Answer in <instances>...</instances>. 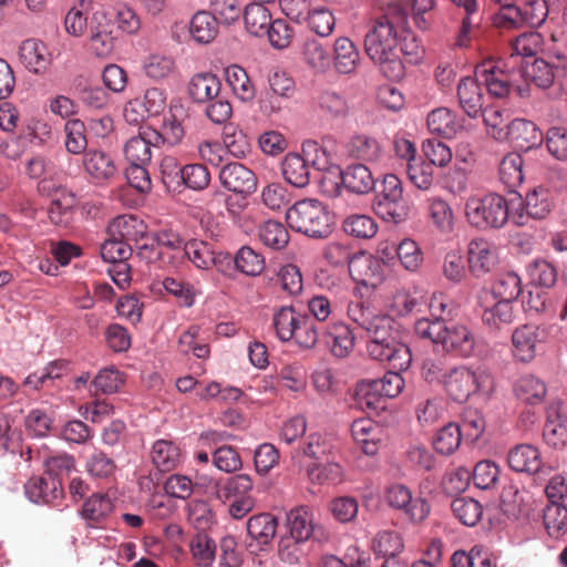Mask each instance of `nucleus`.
Wrapping results in <instances>:
<instances>
[{
  "label": "nucleus",
  "mask_w": 567,
  "mask_h": 567,
  "mask_svg": "<svg viewBox=\"0 0 567 567\" xmlns=\"http://www.w3.org/2000/svg\"><path fill=\"white\" fill-rule=\"evenodd\" d=\"M406 25L405 9L398 2H391L372 21L364 37L367 55L391 81H399L405 74L404 64L399 55V38L405 32Z\"/></svg>",
  "instance_id": "1"
},
{
  "label": "nucleus",
  "mask_w": 567,
  "mask_h": 567,
  "mask_svg": "<svg viewBox=\"0 0 567 567\" xmlns=\"http://www.w3.org/2000/svg\"><path fill=\"white\" fill-rule=\"evenodd\" d=\"M349 319L362 329L369 339L367 350L377 361L388 362L399 370L408 369L412 361L409 347L396 340L395 321L375 311L362 301H351L347 308Z\"/></svg>",
  "instance_id": "2"
},
{
  "label": "nucleus",
  "mask_w": 567,
  "mask_h": 567,
  "mask_svg": "<svg viewBox=\"0 0 567 567\" xmlns=\"http://www.w3.org/2000/svg\"><path fill=\"white\" fill-rule=\"evenodd\" d=\"M414 330L420 338L441 344L445 352L461 358H470L475 354L477 339L465 324L447 326L444 320L421 318L415 322Z\"/></svg>",
  "instance_id": "3"
},
{
  "label": "nucleus",
  "mask_w": 567,
  "mask_h": 567,
  "mask_svg": "<svg viewBox=\"0 0 567 567\" xmlns=\"http://www.w3.org/2000/svg\"><path fill=\"white\" fill-rule=\"evenodd\" d=\"M288 226L311 238H327L332 233V218L318 199H301L286 212Z\"/></svg>",
  "instance_id": "4"
},
{
  "label": "nucleus",
  "mask_w": 567,
  "mask_h": 567,
  "mask_svg": "<svg viewBox=\"0 0 567 567\" xmlns=\"http://www.w3.org/2000/svg\"><path fill=\"white\" fill-rule=\"evenodd\" d=\"M465 217L477 229H499L509 220L507 199L496 193L473 195L465 203Z\"/></svg>",
  "instance_id": "5"
},
{
  "label": "nucleus",
  "mask_w": 567,
  "mask_h": 567,
  "mask_svg": "<svg viewBox=\"0 0 567 567\" xmlns=\"http://www.w3.org/2000/svg\"><path fill=\"white\" fill-rule=\"evenodd\" d=\"M372 208L380 218L394 224H399L408 217L409 207L404 200L402 182L396 175L386 174L383 177L381 189L374 197Z\"/></svg>",
  "instance_id": "6"
},
{
  "label": "nucleus",
  "mask_w": 567,
  "mask_h": 567,
  "mask_svg": "<svg viewBox=\"0 0 567 567\" xmlns=\"http://www.w3.org/2000/svg\"><path fill=\"white\" fill-rule=\"evenodd\" d=\"M385 503L393 509L400 511L412 524L424 522L431 512V506L424 497H413L411 489L403 484H392L384 493Z\"/></svg>",
  "instance_id": "7"
},
{
  "label": "nucleus",
  "mask_w": 567,
  "mask_h": 567,
  "mask_svg": "<svg viewBox=\"0 0 567 567\" xmlns=\"http://www.w3.org/2000/svg\"><path fill=\"white\" fill-rule=\"evenodd\" d=\"M481 379L482 374L461 365L446 370L442 384L453 401L463 403L481 389Z\"/></svg>",
  "instance_id": "8"
},
{
  "label": "nucleus",
  "mask_w": 567,
  "mask_h": 567,
  "mask_svg": "<svg viewBox=\"0 0 567 567\" xmlns=\"http://www.w3.org/2000/svg\"><path fill=\"white\" fill-rule=\"evenodd\" d=\"M112 22L104 11H95L90 18L87 50L97 58H107L114 49Z\"/></svg>",
  "instance_id": "9"
},
{
  "label": "nucleus",
  "mask_w": 567,
  "mask_h": 567,
  "mask_svg": "<svg viewBox=\"0 0 567 567\" xmlns=\"http://www.w3.org/2000/svg\"><path fill=\"white\" fill-rule=\"evenodd\" d=\"M551 61L535 59L524 66V75L539 89H548L556 76L567 74V56L556 54Z\"/></svg>",
  "instance_id": "10"
},
{
  "label": "nucleus",
  "mask_w": 567,
  "mask_h": 567,
  "mask_svg": "<svg viewBox=\"0 0 567 567\" xmlns=\"http://www.w3.org/2000/svg\"><path fill=\"white\" fill-rule=\"evenodd\" d=\"M467 261L470 271L480 278L496 268L498 249L485 238H474L468 243Z\"/></svg>",
  "instance_id": "11"
},
{
  "label": "nucleus",
  "mask_w": 567,
  "mask_h": 567,
  "mask_svg": "<svg viewBox=\"0 0 567 567\" xmlns=\"http://www.w3.org/2000/svg\"><path fill=\"white\" fill-rule=\"evenodd\" d=\"M391 369L383 378L372 380L367 386H362L359 393L367 396L365 404L369 408H375L377 402L381 396L395 398L399 395L404 388V380L400 374L399 369H394L388 362H385ZM404 369L403 371H405Z\"/></svg>",
  "instance_id": "12"
},
{
  "label": "nucleus",
  "mask_w": 567,
  "mask_h": 567,
  "mask_svg": "<svg viewBox=\"0 0 567 567\" xmlns=\"http://www.w3.org/2000/svg\"><path fill=\"white\" fill-rule=\"evenodd\" d=\"M218 177L221 186L235 194L248 196L257 188L255 173L237 162L223 166Z\"/></svg>",
  "instance_id": "13"
},
{
  "label": "nucleus",
  "mask_w": 567,
  "mask_h": 567,
  "mask_svg": "<svg viewBox=\"0 0 567 567\" xmlns=\"http://www.w3.org/2000/svg\"><path fill=\"white\" fill-rule=\"evenodd\" d=\"M513 71V66L512 70L506 71L499 64L489 61L480 64L475 70V75L484 81L491 95L502 99L511 92Z\"/></svg>",
  "instance_id": "14"
},
{
  "label": "nucleus",
  "mask_w": 567,
  "mask_h": 567,
  "mask_svg": "<svg viewBox=\"0 0 567 567\" xmlns=\"http://www.w3.org/2000/svg\"><path fill=\"white\" fill-rule=\"evenodd\" d=\"M506 127L507 140L517 151L528 152L544 142L542 131L532 121L516 118Z\"/></svg>",
  "instance_id": "15"
},
{
  "label": "nucleus",
  "mask_w": 567,
  "mask_h": 567,
  "mask_svg": "<svg viewBox=\"0 0 567 567\" xmlns=\"http://www.w3.org/2000/svg\"><path fill=\"white\" fill-rule=\"evenodd\" d=\"M349 272L357 284L370 288H377L384 279L382 261L365 254L355 256L350 265Z\"/></svg>",
  "instance_id": "16"
},
{
  "label": "nucleus",
  "mask_w": 567,
  "mask_h": 567,
  "mask_svg": "<svg viewBox=\"0 0 567 567\" xmlns=\"http://www.w3.org/2000/svg\"><path fill=\"white\" fill-rule=\"evenodd\" d=\"M560 402H553L547 406L543 430L546 444L557 450L567 445V417L560 413Z\"/></svg>",
  "instance_id": "17"
},
{
  "label": "nucleus",
  "mask_w": 567,
  "mask_h": 567,
  "mask_svg": "<svg viewBox=\"0 0 567 567\" xmlns=\"http://www.w3.org/2000/svg\"><path fill=\"white\" fill-rule=\"evenodd\" d=\"M24 491L33 503L54 504L63 495L61 480L48 476L31 477L25 483Z\"/></svg>",
  "instance_id": "18"
},
{
  "label": "nucleus",
  "mask_w": 567,
  "mask_h": 567,
  "mask_svg": "<svg viewBox=\"0 0 567 567\" xmlns=\"http://www.w3.org/2000/svg\"><path fill=\"white\" fill-rule=\"evenodd\" d=\"M539 327L524 324L516 328L512 334L514 357L522 362H530L536 355L537 344L540 342Z\"/></svg>",
  "instance_id": "19"
},
{
  "label": "nucleus",
  "mask_w": 567,
  "mask_h": 567,
  "mask_svg": "<svg viewBox=\"0 0 567 567\" xmlns=\"http://www.w3.org/2000/svg\"><path fill=\"white\" fill-rule=\"evenodd\" d=\"M82 163L85 172L99 184L109 182L117 172L111 155L103 151H86L83 155Z\"/></svg>",
  "instance_id": "20"
},
{
  "label": "nucleus",
  "mask_w": 567,
  "mask_h": 567,
  "mask_svg": "<svg viewBox=\"0 0 567 567\" xmlns=\"http://www.w3.org/2000/svg\"><path fill=\"white\" fill-rule=\"evenodd\" d=\"M247 534L256 543L259 549H264L274 540L278 519L270 513L252 515L247 520Z\"/></svg>",
  "instance_id": "21"
},
{
  "label": "nucleus",
  "mask_w": 567,
  "mask_h": 567,
  "mask_svg": "<svg viewBox=\"0 0 567 567\" xmlns=\"http://www.w3.org/2000/svg\"><path fill=\"white\" fill-rule=\"evenodd\" d=\"M478 78L465 76L457 85L461 107L470 117H476L483 111L484 96Z\"/></svg>",
  "instance_id": "22"
},
{
  "label": "nucleus",
  "mask_w": 567,
  "mask_h": 567,
  "mask_svg": "<svg viewBox=\"0 0 567 567\" xmlns=\"http://www.w3.org/2000/svg\"><path fill=\"white\" fill-rule=\"evenodd\" d=\"M331 62L340 74L354 73L360 64L359 50L349 38L340 37L334 41Z\"/></svg>",
  "instance_id": "23"
},
{
  "label": "nucleus",
  "mask_w": 567,
  "mask_h": 567,
  "mask_svg": "<svg viewBox=\"0 0 567 567\" xmlns=\"http://www.w3.org/2000/svg\"><path fill=\"white\" fill-rule=\"evenodd\" d=\"M507 462L515 472L527 474L537 473L543 464L540 452L530 444H520L511 450Z\"/></svg>",
  "instance_id": "24"
},
{
  "label": "nucleus",
  "mask_w": 567,
  "mask_h": 567,
  "mask_svg": "<svg viewBox=\"0 0 567 567\" xmlns=\"http://www.w3.org/2000/svg\"><path fill=\"white\" fill-rule=\"evenodd\" d=\"M427 126L432 133L445 138L454 137L463 128L461 120L447 107H439L430 112Z\"/></svg>",
  "instance_id": "25"
},
{
  "label": "nucleus",
  "mask_w": 567,
  "mask_h": 567,
  "mask_svg": "<svg viewBox=\"0 0 567 567\" xmlns=\"http://www.w3.org/2000/svg\"><path fill=\"white\" fill-rule=\"evenodd\" d=\"M19 56L23 65L33 73L45 71L50 64L47 47L35 39H28L22 42Z\"/></svg>",
  "instance_id": "26"
},
{
  "label": "nucleus",
  "mask_w": 567,
  "mask_h": 567,
  "mask_svg": "<svg viewBox=\"0 0 567 567\" xmlns=\"http://www.w3.org/2000/svg\"><path fill=\"white\" fill-rule=\"evenodd\" d=\"M75 196L66 189L55 193L48 209V216L52 224L60 227L71 225L74 215Z\"/></svg>",
  "instance_id": "27"
},
{
  "label": "nucleus",
  "mask_w": 567,
  "mask_h": 567,
  "mask_svg": "<svg viewBox=\"0 0 567 567\" xmlns=\"http://www.w3.org/2000/svg\"><path fill=\"white\" fill-rule=\"evenodd\" d=\"M342 185L355 194H368L374 188L375 179L370 168L363 164H353L341 172Z\"/></svg>",
  "instance_id": "28"
},
{
  "label": "nucleus",
  "mask_w": 567,
  "mask_h": 567,
  "mask_svg": "<svg viewBox=\"0 0 567 567\" xmlns=\"http://www.w3.org/2000/svg\"><path fill=\"white\" fill-rule=\"evenodd\" d=\"M113 508L114 505L107 494L95 493L84 502L81 515L90 527H99L113 512Z\"/></svg>",
  "instance_id": "29"
},
{
  "label": "nucleus",
  "mask_w": 567,
  "mask_h": 567,
  "mask_svg": "<svg viewBox=\"0 0 567 567\" xmlns=\"http://www.w3.org/2000/svg\"><path fill=\"white\" fill-rule=\"evenodd\" d=\"M151 457L154 466L161 472L175 470L182 460L178 445L168 440H157L152 447Z\"/></svg>",
  "instance_id": "30"
},
{
  "label": "nucleus",
  "mask_w": 567,
  "mask_h": 567,
  "mask_svg": "<svg viewBox=\"0 0 567 567\" xmlns=\"http://www.w3.org/2000/svg\"><path fill=\"white\" fill-rule=\"evenodd\" d=\"M217 18L208 11L196 12L189 23V33L193 40L200 44H208L218 34Z\"/></svg>",
  "instance_id": "31"
},
{
  "label": "nucleus",
  "mask_w": 567,
  "mask_h": 567,
  "mask_svg": "<svg viewBox=\"0 0 567 567\" xmlns=\"http://www.w3.org/2000/svg\"><path fill=\"white\" fill-rule=\"evenodd\" d=\"M284 178L295 187H306L310 182V169L307 161L297 153H288L282 163Z\"/></svg>",
  "instance_id": "32"
},
{
  "label": "nucleus",
  "mask_w": 567,
  "mask_h": 567,
  "mask_svg": "<svg viewBox=\"0 0 567 567\" xmlns=\"http://www.w3.org/2000/svg\"><path fill=\"white\" fill-rule=\"evenodd\" d=\"M221 83L213 73L195 74L188 85L190 97L197 103H206L220 94Z\"/></svg>",
  "instance_id": "33"
},
{
  "label": "nucleus",
  "mask_w": 567,
  "mask_h": 567,
  "mask_svg": "<svg viewBox=\"0 0 567 567\" xmlns=\"http://www.w3.org/2000/svg\"><path fill=\"white\" fill-rule=\"evenodd\" d=\"M287 524L297 543L309 539L315 529L312 512L307 506L292 508L287 514Z\"/></svg>",
  "instance_id": "34"
},
{
  "label": "nucleus",
  "mask_w": 567,
  "mask_h": 567,
  "mask_svg": "<svg viewBox=\"0 0 567 567\" xmlns=\"http://www.w3.org/2000/svg\"><path fill=\"white\" fill-rule=\"evenodd\" d=\"M252 486L254 483L249 475L237 474L224 481H218L215 485V493L218 499L227 502L233 498L248 497Z\"/></svg>",
  "instance_id": "35"
},
{
  "label": "nucleus",
  "mask_w": 567,
  "mask_h": 567,
  "mask_svg": "<svg viewBox=\"0 0 567 567\" xmlns=\"http://www.w3.org/2000/svg\"><path fill=\"white\" fill-rule=\"evenodd\" d=\"M324 342L337 358H346L354 347V337L347 324H333L324 334Z\"/></svg>",
  "instance_id": "36"
},
{
  "label": "nucleus",
  "mask_w": 567,
  "mask_h": 567,
  "mask_svg": "<svg viewBox=\"0 0 567 567\" xmlns=\"http://www.w3.org/2000/svg\"><path fill=\"white\" fill-rule=\"evenodd\" d=\"M301 53L306 64L318 73H324L331 65L328 49L317 39L308 38L302 43Z\"/></svg>",
  "instance_id": "37"
},
{
  "label": "nucleus",
  "mask_w": 567,
  "mask_h": 567,
  "mask_svg": "<svg viewBox=\"0 0 567 567\" xmlns=\"http://www.w3.org/2000/svg\"><path fill=\"white\" fill-rule=\"evenodd\" d=\"M145 226L142 220L133 215H122L115 217L107 227L109 236L130 243L143 236Z\"/></svg>",
  "instance_id": "38"
},
{
  "label": "nucleus",
  "mask_w": 567,
  "mask_h": 567,
  "mask_svg": "<svg viewBox=\"0 0 567 567\" xmlns=\"http://www.w3.org/2000/svg\"><path fill=\"white\" fill-rule=\"evenodd\" d=\"M520 277L514 271L501 274L492 286V299L513 303L522 293Z\"/></svg>",
  "instance_id": "39"
},
{
  "label": "nucleus",
  "mask_w": 567,
  "mask_h": 567,
  "mask_svg": "<svg viewBox=\"0 0 567 567\" xmlns=\"http://www.w3.org/2000/svg\"><path fill=\"white\" fill-rule=\"evenodd\" d=\"M350 156L365 162H377L382 154V148L377 138L367 134L352 136L347 145Z\"/></svg>",
  "instance_id": "40"
},
{
  "label": "nucleus",
  "mask_w": 567,
  "mask_h": 567,
  "mask_svg": "<svg viewBox=\"0 0 567 567\" xmlns=\"http://www.w3.org/2000/svg\"><path fill=\"white\" fill-rule=\"evenodd\" d=\"M492 301L491 305L484 306L482 313L483 323L496 330L511 324L515 319L513 303L493 299Z\"/></svg>",
  "instance_id": "41"
},
{
  "label": "nucleus",
  "mask_w": 567,
  "mask_h": 567,
  "mask_svg": "<svg viewBox=\"0 0 567 567\" xmlns=\"http://www.w3.org/2000/svg\"><path fill=\"white\" fill-rule=\"evenodd\" d=\"M226 82L234 94L243 102L254 100L256 90L247 72L239 65H230L225 70Z\"/></svg>",
  "instance_id": "42"
},
{
  "label": "nucleus",
  "mask_w": 567,
  "mask_h": 567,
  "mask_svg": "<svg viewBox=\"0 0 567 567\" xmlns=\"http://www.w3.org/2000/svg\"><path fill=\"white\" fill-rule=\"evenodd\" d=\"M243 14L246 30L255 37L265 35L266 30L272 22L271 13L264 3L254 2L248 4Z\"/></svg>",
  "instance_id": "43"
},
{
  "label": "nucleus",
  "mask_w": 567,
  "mask_h": 567,
  "mask_svg": "<svg viewBox=\"0 0 567 567\" xmlns=\"http://www.w3.org/2000/svg\"><path fill=\"white\" fill-rule=\"evenodd\" d=\"M451 509L463 525L473 527L483 516V506L472 497L462 496L452 501Z\"/></svg>",
  "instance_id": "44"
},
{
  "label": "nucleus",
  "mask_w": 567,
  "mask_h": 567,
  "mask_svg": "<svg viewBox=\"0 0 567 567\" xmlns=\"http://www.w3.org/2000/svg\"><path fill=\"white\" fill-rule=\"evenodd\" d=\"M518 399L529 404H538L547 393L546 384L538 378L527 374L520 377L515 384Z\"/></svg>",
  "instance_id": "45"
},
{
  "label": "nucleus",
  "mask_w": 567,
  "mask_h": 567,
  "mask_svg": "<svg viewBox=\"0 0 567 567\" xmlns=\"http://www.w3.org/2000/svg\"><path fill=\"white\" fill-rule=\"evenodd\" d=\"M551 193L545 187H536L526 195V213L534 219L545 218L553 209Z\"/></svg>",
  "instance_id": "46"
},
{
  "label": "nucleus",
  "mask_w": 567,
  "mask_h": 567,
  "mask_svg": "<svg viewBox=\"0 0 567 567\" xmlns=\"http://www.w3.org/2000/svg\"><path fill=\"white\" fill-rule=\"evenodd\" d=\"M305 315L296 311L292 307H282L274 315V327L277 337L281 341H290L293 332Z\"/></svg>",
  "instance_id": "47"
},
{
  "label": "nucleus",
  "mask_w": 567,
  "mask_h": 567,
  "mask_svg": "<svg viewBox=\"0 0 567 567\" xmlns=\"http://www.w3.org/2000/svg\"><path fill=\"white\" fill-rule=\"evenodd\" d=\"M377 431V425L370 419L355 420L351 425L353 439L367 455H374L378 451Z\"/></svg>",
  "instance_id": "48"
},
{
  "label": "nucleus",
  "mask_w": 567,
  "mask_h": 567,
  "mask_svg": "<svg viewBox=\"0 0 567 567\" xmlns=\"http://www.w3.org/2000/svg\"><path fill=\"white\" fill-rule=\"evenodd\" d=\"M342 229L352 237L369 239L378 233V224L368 215L352 214L343 219Z\"/></svg>",
  "instance_id": "49"
},
{
  "label": "nucleus",
  "mask_w": 567,
  "mask_h": 567,
  "mask_svg": "<svg viewBox=\"0 0 567 567\" xmlns=\"http://www.w3.org/2000/svg\"><path fill=\"white\" fill-rule=\"evenodd\" d=\"M258 235L261 243L274 250L284 249L290 239L285 225L272 219L267 220L260 226Z\"/></svg>",
  "instance_id": "50"
},
{
  "label": "nucleus",
  "mask_w": 567,
  "mask_h": 567,
  "mask_svg": "<svg viewBox=\"0 0 567 567\" xmlns=\"http://www.w3.org/2000/svg\"><path fill=\"white\" fill-rule=\"evenodd\" d=\"M234 264L241 274L255 277L264 271L265 257L249 246H243L234 257Z\"/></svg>",
  "instance_id": "51"
},
{
  "label": "nucleus",
  "mask_w": 567,
  "mask_h": 567,
  "mask_svg": "<svg viewBox=\"0 0 567 567\" xmlns=\"http://www.w3.org/2000/svg\"><path fill=\"white\" fill-rule=\"evenodd\" d=\"M499 178L508 188L519 186L524 181L523 158L517 153H509L499 164Z\"/></svg>",
  "instance_id": "52"
},
{
  "label": "nucleus",
  "mask_w": 567,
  "mask_h": 567,
  "mask_svg": "<svg viewBox=\"0 0 567 567\" xmlns=\"http://www.w3.org/2000/svg\"><path fill=\"white\" fill-rule=\"evenodd\" d=\"M542 45V35L538 32H525L515 38L511 43V60L513 68L518 63L516 59L534 56Z\"/></svg>",
  "instance_id": "53"
},
{
  "label": "nucleus",
  "mask_w": 567,
  "mask_h": 567,
  "mask_svg": "<svg viewBox=\"0 0 567 567\" xmlns=\"http://www.w3.org/2000/svg\"><path fill=\"white\" fill-rule=\"evenodd\" d=\"M461 441L462 432L458 424L451 422L439 430L433 446L440 454L450 455L458 449Z\"/></svg>",
  "instance_id": "54"
},
{
  "label": "nucleus",
  "mask_w": 567,
  "mask_h": 567,
  "mask_svg": "<svg viewBox=\"0 0 567 567\" xmlns=\"http://www.w3.org/2000/svg\"><path fill=\"white\" fill-rule=\"evenodd\" d=\"M307 475L309 480L316 484H337L342 480L343 472L342 467L334 462H312L307 466Z\"/></svg>",
  "instance_id": "55"
},
{
  "label": "nucleus",
  "mask_w": 567,
  "mask_h": 567,
  "mask_svg": "<svg viewBox=\"0 0 567 567\" xmlns=\"http://www.w3.org/2000/svg\"><path fill=\"white\" fill-rule=\"evenodd\" d=\"M186 257L199 269H209L214 264L212 246L198 239H192L184 244Z\"/></svg>",
  "instance_id": "56"
},
{
  "label": "nucleus",
  "mask_w": 567,
  "mask_h": 567,
  "mask_svg": "<svg viewBox=\"0 0 567 567\" xmlns=\"http://www.w3.org/2000/svg\"><path fill=\"white\" fill-rule=\"evenodd\" d=\"M543 519L547 533L553 537H558L567 525V508L553 501L545 507Z\"/></svg>",
  "instance_id": "57"
},
{
  "label": "nucleus",
  "mask_w": 567,
  "mask_h": 567,
  "mask_svg": "<svg viewBox=\"0 0 567 567\" xmlns=\"http://www.w3.org/2000/svg\"><path fill=\"white\" fill-rule=\"evenodd\" d=\"M190 551L198 565L208 567L215 559L216 544L206 534L198 533L190 540Z\"/></svg>",
  "instance_id": "58"
},
{
  "label": "nucleus",
  "mask_w": 567,
  "mask_h": 567,
  "mask_svg": "<svg viewBox=\"0 0 567 567\" xmlns=\"http://www.w3.org/2000/svg\"><path fill=\"white\" fill-rule=\"evenodd\" d=\"M398 260L408 271H416L423 262V252L417 243L405 238L396 247Z\"/></svg>",
  "instance_id": "59"
},
{
  "label": "nucleus",
  "mask_w": 567,
  "mask_h": 567,
  "mask_svg": "<svg viewBox=\"0 0 567 567\" xmlns=\"http://www.w3.org/2000/svg\"><path fill=\"white\" fill-rule=\"evenodd\" d=\"M403 546L401 536L393 530L380 532L373 539V550L385 559L396 557Z\"/></svg>",
  "instance_id": "60"
},
{
  "label": "nucleus",
  "mask_w": 567,
  "mask_h": 567,
  "mask_svg": "<svg viewBox=\"0 0 567 567\" xmlns=\"http://www.w3.org/2000/svg\"><path fill=\"white\" fill-rule=\"evenodd\" d=\"M65 147L72 154H82L87 146L85 125L80 120H71L65 123Z\"/></svg>",
  "instance_id": "61"
},
{
  "label": "nucleus",
  "mask_w": 567,
  "mask_h": 567,
  "mask_svg": "<svg viewBox=\"0 0 567 567\" xmlns=\"http://www.w3.org/2000/svg\"><path fill=\"white\" fill-rule=\"evenodd\" d=\"M52 137V126L42 118L29 120L20 134V138H24L35 145L47 144Z\"/></svg>",
  "instance_id": "62"
},
{
  "label": "nucleus",
  "mask_w": 567,
  "mask_h": 567,
  "mask_svg": "<svg viewBox=\"0 0 567 567\" xmlns=\"http://www.w3.org/2000/svg\"><path fill=\"white\" fill-rule=\"evenodd\" d=\"M422 153L431 166L444 167L452 161V151L443 142L431 138L422 144Z\"/></svg>",
  "instance_id": "63"
},
{
  "label": "nucleus",
  "mask_w": 567,
  "mask_h": 567,
  "mask_svg": "<svg viewBox=\"0 0 567 567\" xmlns=\"http://www.w3.org/2000/svg\"><path fill=\"white\" fill-rule=\"evenodd\" d=\"M86 471L95 478H110L116 471V464L112 457L102 451H94L86 460Z\"/></svg>",
  "instance_id": "64"
}]
</instances>
